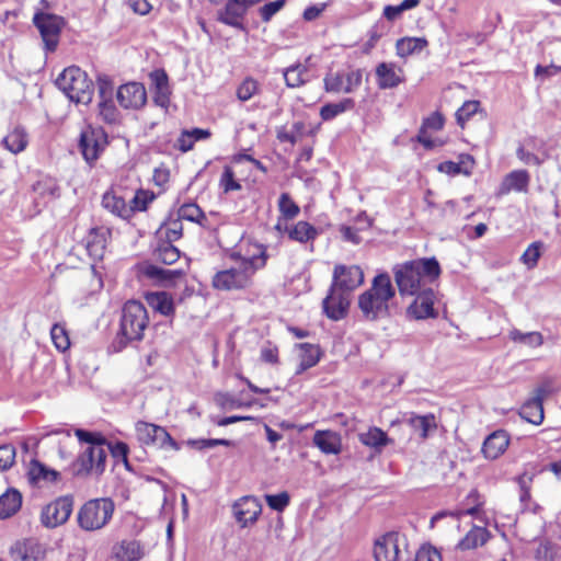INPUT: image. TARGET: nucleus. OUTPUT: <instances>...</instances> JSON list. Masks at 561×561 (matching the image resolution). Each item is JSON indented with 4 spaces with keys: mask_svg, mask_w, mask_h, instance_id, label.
Wrapping results in <instances>:
<instances>
[{
    "mask_svg": "<svg viewBox=\"0 0 561 561\" xmlns=\"http://www.w3.org/2000/svg\"><path fill=\"white\" fill-rule=\"evenodd\" d=\"M241 242L229 254L234 263L213 276V287L218 290L231 291L250 288L253 285L254 275L266 265V248L257 243Z\"/></svg>",
    "mask_w": 561,
    "mask_h": 561,
    "instance_id": "f257e3e1",
    "label": "nucleus"
},
{
    "mask_svg": "<svg viewBox=\"0 0 561 561\" xmlns=\"http://www.w3.org/2000/svg\"><path fill=\"white\" fill-rule=\"evenodd\" d=\"M442 268L435 257H423L398 264L393 267L394 280L401 296H414L432 288L440 276Z\"/></svg>",
    "mask_w": 561,
    "mask_h": 561,
    "instance_id": "f03ea898",
    "label": "nucleus"
},
{
    "mask_svg": "<svg viewBox=\"0 0 561 561\" xmlns=\"http://www.w3.org/2000/svg\"><path fill=\"white\" fill-rule=\"evenodd\" d=\"M76 436L81 443L90 444L71 465V472L77 477H85L90 473L100 476L105 470L106 449L104 438L96 433L84 430H76Z\"/></svg>",
    "mask_w": 561,
    "mask_h": 561,
    "instance_id": "7ed1b4c3",
    "label": "nucleus"
},
{
    "mask_svg": "<svg viewBox=\"0 0 561 561\" xmlns=\"http://www.w3.org/2000/svg\"><path fill=\"white\" fill-rule=\"evenodd\" d=\"M149 324V317L144 304L137 300L127 301L122 310L119 330L113 341V348L122 351L131 342H139Z\"/></svg>",
    "mask_w": 561,
    "mask_h": 561,
    "instance_id": "20e7f679",
    "label": "nucleus"
},
{
    "mask_svg": "<svg viewBox=\"0 0 561 561\" xmlns=\"http://www.w3.org/2000/svg\"><path fill=\"white\" fill-rule=\"evenodd\" d=\"M394 288L387 273L379 274L373 279L369 289L358 297V308L367 320H377L389 311V301L394 297Z\"/></svg>",
    "mask_w": 561,
    "mask_h": 561,
    "instance_id": "39448f33",
    "label": "nucleus"
},
{
    "mask_svg": "<svg viewBox=\"0 0 561 561\" xmlns=\"http://www.w3.org/2000/svg\"><path fill=\"white\" fill-rule=\"evenodd\" d=\"M114 512L115 504L110 497L92 499L79 508L77 522L82 530H101L111 522Z\"/></svg>",
    "mask_w": 561,
    "mask_h": 561,
    "instance_id": "423d86ee",
    "label": "nucleus"
},
{
    "mask_svg": "<svg viewBox=\"0 0 561 561\" xmlns=\"http://www.w3.org/2000/svg\"><path fill=\"white\" fill-rule=\"evenodd\" d=\"M56 85L76 103L88 104L92 101L93 82L77 66H70L56 79Z\"/></svg>",
    "mask_w": 561,
    "mask_h": 561,
    "instance_id": "0eeeda50",
    "label": "nucleus"
},
{
    "mask_svg": "<svg viewBox=\"0 0 561 561\" xmlns=\"http://www.w3.org/2000/svg\"><path fill=\"white\" fill-rule=\"evenodd\" d=\"M373 554L375 561H408L407 539L398 533H387L376 539Z\"/></svg>",
    "mask_w": 561,
    "mask_h": 561,
    "instance_id": "6e6552de",
    "label": "nucleus"
},
{
    "mask_svg": "<svg viewBox=\"0 0 561 561\" xmlns=\"http://www.w3.org/2000/svg\"><path fill=\"white\" fill-rule=\"evenodd\" d=\"M363 82L362 69H342L329 71L324 79V90L330 93H353Z\"/></svg>",
    "mask_w": 561,
    "mask_h": 561,
    "instance_id": "1a4fd4ad",
    "label": "nucleus"
},
{
    "mask_svg": "<svg viewBox=\"0 0 561 561\" xmlns=\"http://www.w3.org/2000/svg\"><path fill=\"white\" fill-rule=\"evenodd\" d=\"M107 144V135L101 127L87 126L80 133L79 150L90 165L100 158Z\"/></svg>",
    "mask_w": 561,
    "mask_h": 561,
    "instance_id": "9d476101",
    "label": "nucleus"
},
{
    "mask_svg": "<svg viewBox=\"0 0 561 561\" xmlns=\"http://www.w3.org/2000/svg\"><path fill=\"white\" fill-rule=\"evenodd\" d=\"M137 439L147 446H153L167 450H179V444L162 426L139 421L135 425Z\"/></svg>",
    "mask_w": 561,
    "mask_h": 561,
    "instance_id": "9b49d317",
    "label": "nucleus"
},
{
    "mask_svg": "<svg viewBox=\"0 0 561 561\" xmlns=\"http://www.w3.org/2000/svg\"><path fill=\"white\" fill-rule=\"evenodd\" d=\"M33 23L41 33L45 50L55 51L59 43L60 32L65 25L64 19L56 14L37 12L33 16Z\"/></svg>",
    "mask_w": 561,
    "mask_h": 561,
    "instance_id": "f8f14e48",
    "label": "nucleus"
},
{
    "mask_svg": "<svg viewBox=\"0 0 561 561\" xmlns=\"http://www.w3.org/2000/svg\"><path fill=\"white\" fill-rule=\"evenodd\" d=\"M364 283V272L357 265L337 264L332 275V286L351 296Z\"/></svg>",
    "mask_w": 561,
    "mask_h": 561,
    "instance_id": "ddd939ff",
    "label": "nucleus"
},
{
    "mask_svg": "<svg viewBox=\"0 0 561 561\" xmlns=\"http://www.w3.org/2000/svg\"><path fill=\"white\" fill-rule=\"evenodd\" d=\"M72 508V497L60 496L43 508L42 523L48 528H55L62 525L69 519Z\"/></svg>",
    "mask_w": 561,
    "mask_h": 561,
    "instance_id": "4468645a",
    "label": "nucleus"
},
{
    "mask_svg": "<svg viewBox=\"0 0 561 561\" xmlns=\"http://www.w3.org/2000/svg\"><path fill=\"white\" fill-rule=\"evenodd\" d=\"M46 552V546L35 538L19 540L10 548L13 561H42Z\"/></svg>",
    "mask_w": 561,
    "mask_h": 561,
    "instance_id": "2eb2a0df",
    "label": "nucleus"
},
{
    "mask_svg": "<svg viewBox=\"0 0 561 561\" xmlns=\"http://www.w3.org/2000/svg\"><path fill=\"white\" fill-rule=\"evenodd\" d=\"M350 297V295L331 285L327 297L322 301L325 316L334 321L345 318L351 304Z\"/></svg>",
    "mask_w": 561,
    "mask_h": 561,
    "instance_id": "dca6fc26",
    "label": "nucleus"
},
{
    "mask_svg": "<svg viewBox=\"0 0 561 561\" xmlns=\"http://www.w3.org/2000/svg\"><path fill=\"white\" fill-rule=\"evenodd\" d=\"M261 0H228L225 8L218 11V21L221 23L242 28V19L248 9Z\"/></svg>",
    "mask_w": 561,
    "mask_h": 561,
    "instance_id": "f3484780",
    "label": "nucleus"
},
{
    "mask_svg": "<svg viewBox=\"0 0 561 561\" xmlns=\"http://www.w3.org/2000/svg\"><path fill=\"white\" fill-rule=\"evenodd\" d=\"M414 301L408 308V314L416 320L436 318L434 309L435 293L432 288L416 293Z\"/></svg>",
    "mask_w": 561,
    "mask_h": 561,
    "instance_id": "a211bd4d",
    "label": "nucleus"
},
{
    "mask_svg": "<svg viewBox=\"0 0 561 561\" xmlns=\"http://www.w3.org/2000/svg\"><path fill=\"white\" fill-rule=\"evenodd\" d=\"M117 101L125 108H139L145 105L147 100L144 84L129 82L123 84L117 90Z\"/></svg>",
    "mask_w": 561,
    "mask_h": 561,
    "instance_id": "6ab92c4d",
    "label": "nucleus"
},
{
    "mask_svg": "<svg viewBox=\"0 0 561 561\" xmlns=\"http://www.w3.org/2000/svg\"><path fill=\"white\" fill-rule=\"evenodd\" d=\"M236 519L242 527L256 522L262 512L260 502L254 496H243L233 505Z\"/></svg>",
    "mask_w": 561,
    "mask_h": 561,
    "instance_id": "aec40b11",
    "label": "nucleus"
},
{
    "mask_svg": "<svg viewBox=\"0 0 561 561\" xmlns=\"http://www.w3.org/2000/svg\"><path fill=\"white\" fill-rule=\"evenodd\" d=\"M377 84L380 89H393L405 81L404 71L393 62H380L376 67Z\"/></svg>",
    "mask_w": 561,
    "mask_h": 561,
    "instance_id": "412c9836",
    "label": "nucleus"
},
{
    "mask_svg": "<svg viewBox=\"0 0 561 561\" xmlns=\"http://www.w3.org/2000/svg\"><path fill=\"white\" fill-rule=\"evenodd\" d=\"M145 554V546L135 539H123L112 547V556L116 561H139Z\"/></svg>",
    "mask_w": 561,
    "mask_h": 561,
    "instance_id": "4be33fe9",
    "label": "nucleus"
},
{
    "mask_svg": "<svg viewBox=\"0 0 561 561\" xmlns=\"http://www.w3.org/2000/svg\"><path fill=\"white\" fill-rule=\"evenodd\" d=\"M510 437L504 431H495L483 442L482 453L486 459L499 458L508 447Z\"/></svg>",
    "mask_w": 561,
    "mask_h": 561,
    "instance_id": "5701e85b",
    "label": "nucleus"
},
{
    "mask_svg": "<svg viewBox=\"0 0 561 561\" xmlns=\"http://www.w3.org/2000/svg\"><path fill=\"white\" fill-rule=\"evenodd\" d=\"M142 276L160 282L163 285H171L183 276L182 270H169L153 264H144L139 267Z\"/></svg>",
    "mask_w": 561,
    "mask_h": 561,
    "instance_id": "b1692460",
    "label": "nucleus"
},
{
    "mask_svg": "<svg viewBox=\"0 0 561 561\" xmlns=\"http://www.w3.org/2000/svg\"><path fill=\"white\" fill-rule=\"evenodd\" d=\"M102 206L114 216L129 220L131 218V208L125 199L117 195L114 191H107L102 197Z\"/></svg>",
    "mask_w": 561,
    "mask_h": 561,
    "instance_id": "393cba45",
    "label": "nucleus"
},
{
    "mask_svg": "<svg viewBox=\"0 0 561 561\" xmlns=\"http://www.w3.org/2000/svg\"><path fill=\"white\" fill-rule=\"evenodd\" d=\"M106 231L102 228H92L85 238V249L93 260H101L106 247Z\"/></svg>",
    "mask_w": 561,
    "mask_h": 561,
    "instance_id": "a878e982",
    "label": "nucleus"
},
{
    "mask_svg": "<svg viewBox=\"0 0 561 561\" xmlns=\"http://www.w3.org/2000/svg\"><path fill=\"white\" fill-rule=\"evenodd\" d=\"M474 167V159L472 156L468 153H462L459 156V161H444L438 164L437 169L439 172L449 174V175H457V174H465L470 175L472 173Z\"/></svg>",
    "mask_w": 561,
    "mask_h": 561,
    "instance_id": "bb28decb",
    "label": "nucleus"
},
{
    "mask_svg": "<svg viewBox=\"0 0 561 561\" xmlns=\"http://www.w3.org/2000/svg\"><path fill=\"white\" fill-rule=\"evenodd\" d=\"M297 347H299L300 350V362L297 367L296 374L300 375L307 369L318 364V362L320 360L321 352L318 345L310 343H299L297 344Z\"/></svg>",
    "mask_w": 561,
    "mask_h": 561,
    "instance_id": "cd10ccee",
    "label": "nucleus"
},
{
    "mask_svg": "<svg viewBox=\"0 0 561 561\" xmlns=\"http://www.w3.org/2000/svg\"><path fill=\"white\" fill-rule=\"evenodd\" d=\"M28 479L32 483L39 484L42 482L53 483L59 479V472L47 468L37 460H32L28 467Z\"/></svg>",
    "mask_w": 561,
    "mask_h": 561,
    "instance_id": "c85d7f7f",
    "label": "nucleus"
},
{
    "mask_svg": "<svg viewBox=\"0 0 561 561\" xmlns=\"http://www.w3.org/2000/svg\"><path fill=\"white\" fill-rule=\"evenodd\" d=\"M313 444L324 454L336 455L341 451V438L337 434L327 431L317 432Z\"/></svg>",
    "mask_w": 561,
    "mask_h": 561,
    "instance_id": "c756f323",
    "label": "nucleus"
},
{
    "mask_svg": "<svg viewBox=\"0 0 561 561\" xmlns=\"http://www.w3.org/2000/svg\"><path fill=\"white\" fill-rule=\"evenodd\" d=\"M408 424L422 439H426L431 432L437 428L436 419L432 413L425 415L412 414L408 420Z\"/></svg>",
    "mask_w": 561,
    "mask_h": 561,
    "instance_id": "7c9ffc66",
    "label": "nucleus"
},
{
    "mask_svg": "<svg viewBox=\"0 0 561 561\" xmlns=\"http://www.w3.org/2000/svg\"><path fill=\"white\" fill-rule=\"evenodd\" d=\"M358 439L363 445L377 451H381L385 446L392 443L387 433L376 426L369 427L365 433H359Z\"/></svg>",
    "mask_w": 561,
    "mask_h": 561,
    "instance_id": "2f4dec72",
    "label": "nucleus"
},
{
    "mask_svg": "<svg viewBox=\"0 0 561 561\" xmlns=\"http://www.w3.org/2000/svg\"><path fill=\"white\" fill-rule=\"evenodd\" d=\"M285 230L288 233L290 240L300 243L312 241L319 234L317 228L304 220H300L290 227L285 226Z\"/></svg>",
    "mask_w": 561,
    "mask_h": 561,
    "instance_id": "473e14b6",
    "label": "nucleus"
},
{
    "mask_svg": "<svg viewBox=\"0 0 561 561\" xmlns=\"http://www.w3.org/2000/svg\"><path fill=\"white\" fill-rule=\"evenodd\" d=\"M21 493L15 489H9L0 496V518L11 517L21 508Z\"/></svg>",
    "mask_w": 561,
    "mask_h": 561,
    "instance_id": "72a5a7b5",
    "label": "nucleus"
},
{
    "mask_svg": "<svg viewBox=\"0 0 561 561\" xmlns=\"http://www.w3.org/2000/svg\"><path fill=\"white\" fill-rule=\"evenodd\" d=\"M530 182L529 173L526 170H515L510 172L502 184L503 192L510 191L527 192Z\"/></svg>",
    "mask_w": 561,
    "mask_h": 561,
    "instance_id": "f704fd0d",
    "label": "nucleus"
},
{
    "mask_svg": "<svg viewBox=\"0 0 561 561\" xmlns=\"http://www.w3.org/2000/svg\"><path fill=\"white\" fill-rule=\"evenodd\" d=\"M2 145L13 154L24 151L28 145V136L24 128L15 127L3 139Z\"/></svg>",
    "mask_w": 561,
    "mask_h": 561,
    "instance_id": "c9c22d12",
    "label": "nucleus"
},
{
    "mask_svg": "<svg viewBox=\"0 0 561 561\" xmlns=\"http://www.w3.org/2000/svg\"><path fill=\"white\" fill-rule=\"evenodd\" d=\"M489 539V531L484 527L474 526L467 535L458 542L457 548L460 550H471L483 546Z\"/></svg>",
    "mask_w": 561,
    "mask_h": 561,
    "instance_id": "e433bc0d",
    "label": "nucleus"
},
{
    "mask_svg": "<svg viewBox=\"0 0 561 561\" xmlns=\"http://www.w3.org/2000/svg\"><path fill=\"white\" fill-rule=\"evenodd\" d=\"M427 46L424 37H404L397 41L396 50L399 57L405 58L422 51Z\"/></svg>",
    "mask_w": 561,
    "mask_h": 561,
    "instance_id": "4c0bfd02",
    "label": "nucleus"
},
{
    "mask_svg": "<svg viewBox=\"0 0 561 561\" xmlns=\"http://www.w3.org/2000/svg\"><path fill=\"white\" fill-rule=\"evenodd\" d=\"M355 107V101L351 98H345L336 103H327L320 108V117L323 121H331L336 116L352 111Z\"/></svg>",
    "mask_w": 561,
    "mask_h": 561,
    "instance_id": "58836bf2",
    "label": "nucleus"
},
{
    "mask_svg": "<svg viewBox=\"0 0 561 561\" xmlns=\"http://www.w3.org/2000/svg\"><path fill=\"white\" fill-rule=\"evenodd\" d=\"M519 415L527 422L539 425L545 419L543 404L531 397L522 405Z\"/></svg>",
    "mask_w": 561,
    "mask_h": 561,
    "instance_id": "ea45409f",
    "label": "nucleus"
},
{
    "mask_svg": "<svg viewBox=\"0 0 561 561\" xmlns=\"http://www.w3.org/2000/svg\"><path fill=\"white\" fill-rule=\"evenodd\" d=\"M147 301L153 310L163 316H170L174 312L173 299L168 293H151L147 295Z\"/></svg>",
    "mask_w": 561,
    "mask_h": 561,
    "instance_id": "a19ab883",
    "label": "nucleus"
},
{
    "mask_svg": "<svg viewBox=\"0 0 561 561\" xmlns=\"http://www.w3.org/2000/svg\"><path fill=\"white\" fill-rule=\"evenodd\" d=\"M307 75L308 69L301 64L290 66L284 71V78L289 88H298L305 84L308 81Z\"/></svg>",
    "mask_w": 561,
    "mask_h": 561,
    "instance_id": "79ce46f5",
    "label": "nucleus"
},
{
    "mask_svg": "<svg viewBox=\"0 0 561 561\" xmlns=\"http://www.w3.org/2000/svg\"><path fill=\"white\" fill-rule=\"evenodd\" d=\"M508 336L513 342L522 343L530 347H539L543 344V336L537 331L524 333L517 329H513L510 331Z\"/></svg>",
    "mask_w": 561,
    "mask_h": 561,
    "instance_id": "37998d69",
    "label": "nucleus"
},
{
    "mask_svg": "<svg viewBox=\"0 0 561 561\" xmlns=\"http://www.w3.org/2000/svg\"><path fill=\"white\" fill-rule=\"evenodd\" d=\"M278 210L285 220L296 218L299 213V206L294 202L288 193H282L278 199Z\"/></svg>",
    "mask_w": 561,
    "mask_h": 561,
    "instance_id": "c03bdc74",
    "label": "nucleus"
},
{
    "mask_svg": "<svg viewBox=\"0 0 561 561\" xmlns=\"http://www.w3.org/2000/svg\"><path fill=\"white\" fill-rule=\"evenodd\" d=\"M50 337L58 351L66 352L70 347L69 334L64 324L55 323L50 329Z\"/></svg>",
    "mask_w": 561,
    "mask_h": 561,
    "instance_id": "a18cd8bd",
    "label": "nucleus"
},
{
    "mask_svg": "<svg viewBox=\"0 0 561 561\" xmlns=\"http://www.w3.org/2000/svg\"><path fill=\"white\" fill-rule=\"evenodd\" d=\"M260 92V83L252 77H247L237 88V98L247 102Z\"/></svg>",
    "mask_w": 561,
    "mask_h": 561,
    "instance_id": "49530a36",
    "label": "nucleus"
},
{
    "mask_svg": "<svg viewBox=\"0 0 561 561\" xmlns=\"http://www.w3.org/2000/svg\"><path fill=\"white\" fill-rule=\"evenodd\" d=\"M154 197L152 192L138 190L128 204V207L131 208V217L136 211H145Z\"/></svg>",
    "mask_w": 561,
    "mask_h": 561,
    "instance_id": "de8ad7c7",
    "label": "nucleus"
},
{
    "mask_svg": "<svg viewBox=\"0 0 561 561\" xmlns=\"http://www.w3.org/2000/svg\"><path fill=\"white\" fill-rule=\"evenodd\" d=\"M542 247L543 244L540 241H535L529 244L520 256L522 263L525 264L529 270L535 268L541 256Z\"/></svg>",
    "mask_w": 561,
    "mask_h": 561,
    "instance_id": "09e8293b",
    "label": "nucleus"
},
{
    "mask_svg": "<svg viewBox=\"0 0 561 561\" xmlns=\"http://www.w3.org/2000/svg\"><path fill=\"white\" fill-rule=\"evenodd\" d=\"M537 561H557L560 558L559 547L550 541H542L536 549Z\"/></svg>",
    "mask_w": 561,
    "mask_h": 561,
    "instance_id": "8fccbe9b",
    "label": "nucleus"
},
{
    "mask_svg": "<svg viewBox=\"0 0 561 561\" xmlns=\"http://www.w3.org/2000/svg\"><path fill=\"white\" fill-rule=\"evenodd\" d=\"M557 391L553 378H543L534 389L531 398L543 404V400Z\"/></svg>",
    "mask_w": 561,
    "mask_h": 561,
    "instance_id": "3c124183",
    "label": "nucleus"
},
{
    "mask_svg": "<svg viewBox=\"0 0 561 561\" xmlns=\"http://www.w3.org/2000/svg\"><path fill=\"white\" fill-rule=\"evenodd\" d=\"M156 257L158 261L164 264H173L180 257V251L178 248L172 245L170 242L161 244L156 251Z\"/></svg>",
    "mask_w": 561,
    "mask_h": 561,
    "instance_id": "603ef678",
    "label": "nucleus"
},
{
    "mask_svg": "<svg viewBox=\"0 0 561 561\" xmlns=\"http://www.w3.org/2000/svg\"><path fill=\"white\" fill-rule=\"evenodd\" d=\"M179 217L181 219L201 224L202 219H205V214L197 204L187 203L180 207Z\"/></svg>",
    "mask_w": 561,
    "mask_h": 561,
    "instance_id": "864d4df0",
    "label": "nucleus"
},
{
    "mask_svg": "<svg viewBox=\"0 0 561 561\" xmlns=\"http://www.w3.org/2000/svg\"><path fill=\"white\" fill-rule=\"evenodd\" d=\"M99 115L106 124H116L119 118V112L113 100L99 102Z\"/></svg>",
    "mask_w": 561,
    "mask_h": 561,
    "instance_id": "5fc2aeb1",
    "label": "nucleus"
},
{
    "mask_svg": "<svg viewBox=\"0 0 561 561\" xmlns=\"http://www.w3.org/2000/svg\"><path fill=\"white\" fill-rule=\"evenodd\" d=\"M479 107H480L479 101H473V100L466 101L462 104V106L460 108H458L456 112L457 124L460 127H463L466 122H468L471 118V116L478 112Z\"/></svg>",
    "mask_w": 561,
    "mask_h": 561,
    "instance_id": "6e6d98bb",
    "label": "nucleus"
},
{
    "mask_svg": "<svg viewBox=\"0 0 561 561\" xmlns=\"http://www.w3.org/2000/svg\"><path fill=\"white\" fill-rule=\"evenodd\" d=\"M265 501L272 510L283 512L289 505L290 497L289 494L284 491L278 494H266Z\"/></svg>",
    "mask_w": 561,
    "mask_h": 561,
    "instance_id": "4d7b16f0",
    "label": "nucleus"
},
{
    "mask_svg": "<svg viewBox=\"0 0 561 561\" xmlns=\"http://www.w3.org/2000/svg\"><path fill=\"white\" fill-rule=\"evenodd\" d=\"M15 459V448L12 445L0 446V471H5L12 467Z\"/></svg>",
    "mask_w": 561,
    "mask_h": 561,
    "instance_id": "13d9d810",
    "label": "nucleus"
},
{
    "mask_svg": "<svg viewBox=\"0 0 561 561\" xmlns=\"http://www.w3.org/2000/svg\"><path fill=\"white\" fill-rule=\"evenodd\" d=\"M220 185L225 192L238 191L241 188L240 183L234 179V173L230 167H226L220 179Z\"/></svg>",
    "mask_w": 561,
    "mask_h": 561,
    "instance_id": "bf43d9fd",
    "label": "nucleus"
},
{
    "mask_svg": "<svg viewBox=\"0 0 561 561\" xmlns=\"http://www.w3.org/2000/svg\"><path fill=\"white\" fill-rule=\"evenodd\" d=\"M98 90L100 101H110L113 100V83L106 76H100L98 78Z\"/></svg>",
    "mask_w": 561,
    "mask_h": 561,
    "instance_id": "052dcab7",
    "label": "nucleus"
},
{
    "mask_svg": "<svg viewBox=\"0 0 561 561\" xmlns=\"http://www.w3.org/2000/svg\"><path fill=\"white\" fill-rule=\"evenodd\" d=\"M531 481H533V477L528 476L526 473L522 474L518 478V483H519V488H520L519 501H520L524 510L528 507V502L530 500L529 484L531 483Z\"/></svg>",
    "mask_w": 561,
    "mask_h": 561,
    "instance_id": "680f3d73",
    "label": "nucleus"
},
{
    "mask_svg": "<svg viewBox=\"0 0 561 561\" xmlns=\"http://www.w3.org/2000/svg\"><path fill=\"white\" fill-rule=\"evenodd\" d=\"M285 5V0H275L273 2L264 4L260 9L261 19L264 22H268L278 11Z\"/></svg>",
    "mask_w": 561,
    "mask_h": 561,
    "instance_id": "e2e57ef3",
    "label": "nucleus"
},
{
    "mask_svg": "<svg viewBox=\"0 0 561 561\" xmlns=\"http://www.w3.org/2000/svg\"><path fill=\"white\" fill-rule=\"evenodd\" d=\"M413 561H442L440 553L433 547H421Z\"/></svg>",
    "mask_w": 561,
    "mask_h": 561,
    "instance_id": "0e129e2a",
    "label": "nucleus"
},
{
    "mask_svg": "<svg viewBox=\"0 0 561 561\" xmlns=\"http://www.w3.org/2000/svg\"><path fill=\"white\" fill-rule=\"evenodd\" d=\"M444 123L445 121L443 115L438 112H435L423 121L421 128H424L425 130H440L444 127Z\"/></svg>",
    "mask_w": 561,
    "mask_h": 561,
    "instance_id": "69168bd1",
    "label": "nucleus"
},
{
    "mask_svg": "<svg viewBox=\"0 0 561 561\" xmlns=\"http://www.w3.org/2000/svg\"><path fill=\"white\" fill-rule=\"evenodd\" d=\"M215 401L221 409L225 410L243 407V403L236 400L228 393H217L215 397Z\"/></svg>",
    "mask_w": 561,
    "mask_h": 561,
    "instance_id": "338daca9",
    "label": "nucleus"
},
{
    "mask_svg": "<svg viewBox=\"0 0 561 561\" xmlns=\"http://www.w3.org/2000/svg\"><path fill=\"white\" fill-rule=\"evenodd\" d=\"M150 79L154 85V90L169 88L168 76L164 70L158 69L150 73Z\"/></svg>",
    "mask_w": 561,
    "mask_h": 561,
    "instance_id": "774afa93",
    "label": "nucleus"
}]
</instances>
